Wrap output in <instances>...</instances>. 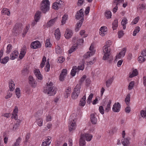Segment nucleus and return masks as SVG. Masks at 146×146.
<instances>
[{
  "mask_svg": "<svg viewBox=\"0 0 146 146\" xmlns=\"http://www.w3.org/2000/svg\"><path fill=\"white\" fill-rule=\"evenodd\" d=\"M111 41L106 42V45L103 48V53L104 54L103 59L104 60H108L109 63H111L113 60V57L110 56L111 50L110 48H108L111 45Z\"/></svg>",
  "mask_w": 146,
  "mask_h": 146,
  "instance_id": "1",
  "label": "nucleus"
},
{
  "mask_svg": "<svg viewBox=\"0 0 146 146\" xmlns=\"http://www.w3.org/2000/svg\"><path fill=\"white\" fill-rule=\"evenodd\" d=\"M50 2L48 0H43L40 4V9L42 13H46L50 9Z\"/></svg>",
  "mask_w": 146,
  "mask_h": 146,
  "instance_id": "2",
  "label": "nucleus"
},
{
  "mask_svg": "<svg viewBox=\"0 0 146 146\" xmlns=\"http://www.w3.org/2000/svg\"><path fill=\"white\" fill-rule=\"evenodd\" d=\"M81 85L80 84H77L74 89L72 93V97L74 99H76L80 93Z\"/></svg>",
  "mask_w": 146,
  "mask_h": 146,
  "instance_id": "3",
  "label": "nucleus"
},
{
  "mask_svg": "<svg viewBox=\"0 0 146 146\" xmlns=\"http://www.w3.org/2000/svg\"><path fill=\"white\" fill-rule=\"evenodd\" d=\"M94 46L93 44L92 43L89 48L90 52H88L84 55V57L85 59L89 58L90 56L94 54L95 50L94 49Z\"/></svg>",
  "mask_w": 146,
  "mask_h": 146,
  "instance_id": "4",
  "label": "nucleus"
},
{
  "mask_svg": "<svg viewBox=\"0 0 146 146\" xmlns=\"http://www.w3.org/2000/svg\"><path fill=\"white\" fill-rule=\"evenodd\" d=\"M57 89L54 86H48L47 87V89L44 90L45 93H47L49 96H53L56 93Z\"/></svg>",
  "mask_w": 146,
  "mask_h": 146,
  "instance_id": "5",
  "label": "nucleus"
},
{
  "mask_svg": "<svg viewBox=\"0 0 146 146\" xmlns=\"http://www.w3.org/2000/svg\"><path fill=\"white\" fill-rule=\"evenodd\" d=\"M73 115H75L74 113L72 114L70 116V119L69 121V130L70 131H71L73 129H74L75 118H72Z\"/></svg>",
  "mask_w": 146,
  "mask_h": 146,
  "instance_id": "6",
  "label": "nucleus"
},
{
  "mask_svg": "<svg viewBox=\"0 0 146 146\" xmlns=\"http://www.w3.org/2000/svg\"><path fill=\"white\" fill-rule=\"evenodd\" d=\"M73 32L72 31L68 28L66 29L65 33L64 34V36L65 38L67 39H69L72 36Z\"/></svg>",
  "mask_w": 146,
  "mask_h": 146,
  "instance_id": "7",
  "label": "nucleus"
},
{
  "mask_svg": "<svg viewBox=\"0 0 146 146\" xmlns=\"http://www.w3.org/2000/svg\"><path fill=\"white\" fill-rule=\"evenodd\" d=\"M41 46V44L40 42L38 41L33 42L31 44V48L33 49H36L38 48H40Z\"/></svg>",
  "mask_w": 146,
  "mask_h": 146,
  "instance_id": "8",
  "label": "nucleus"
},
{
  "mask_svg": "<svg viewBox=\"0 0 146 146\" xmlns=\"http://www.w3.org/2000/svg\"><path fill=\"white\" fill-rule=\"evenodd\" d=\"M84 12L82 9H81L79 11H77L76 15V19H84Z\"/></svg>",
  "mask_w": 146,
  "mask_h": 146,
  "instance_id": "9",
  "label": "nucleus"
},
{
  "mask_svg": "<svg viewBox=\"0 0 146 146\" xmlns=\"http://www.w3.org/2000/svg\"><path fill=\"white\" fill-rule=\"evenodd\" d=\"M120 108L121 106L119 103H115L113 106L112 108L113 111L114 112H118L120 111Z\"/></svg>",
  "mask_w": 146,
  "mask_h": 146,
  "instance_id": "10",
  "label": "nucleus"
},
{
  "mask_svg": "<svg viewBox=\"0 0 146 146\" xmlns=\"http://www.w3.org/2000/svg\"><path fill=\"white\" fill-rule=\"evenodd\" d=\"M27 51V48L24 45L21 49V51L19 55V58L20 59H22L25 56Z\"/></svg>",
  "mask_w": 146,
  "mask_h": 146,
  "instance_id": "11",
  "label": "nucleus"
},
{
  "mask_svg": "<svg viewBox=\"0 0 146 146\" xmlns=\"http://www.w3.org/2000/svg\"><path fill=\"white\" fill-rule=\"evenodd\" d=\"M67 74V70L66 69H64L62 70L61 74L59 76L60 80L63 81L64 78Z\"/></svg>",
  "mask_w": 146,
  "mask_h": 146,
  "instance_id": "12",
  "label": "nucleus"
},
{
  "mask_svg": "<svg viewBox=\"0 0 146 146\" xmlns=\"http://www.w3.org/2000/svg\"><path fill=\"white\" fill-rule=\"evenodd\" d=\"M126 51V49L125 48H123L119 54L116 56L115 60H116L117 58H120L121 57L124 56Z\"/></svg>",
  "mask_w": 146,
  "mask_h": 146,
  "instance_id": "13",
  "label": "nucleus"
},
{
  "mask_svg": "<svg viewBox=\"0 0 146 146\" xmlns=\"http://www.w3.org/2000/svg\"><path fill=\"white\" fill-rule=\"evenodd\" d=\"M29 84L33 87H35L37 84L36 82L32 76H30L29 77Z\"/></svg>",
  "mask_w": 146,
  "mask_h": 146,
  "instance_id": "14",
  "label": "nucleus"
},
{
  "mask_svg": "<svg viewBox=\"0 0 146 146\" xmlns=\"http://www.w3.org/2000/svg\"><path fill=\"white\" fill-rule=\"evenodd\" d=\"M34 74L36 78L39 80H42V76L40 74V71L38 69H36L35 70Z\"/></svg>",
  "mask_w": 146,
  "mask_h": 146,
  "instance_id": "15",
  "label": "nucleus"
},
{
  "mask_svg": "<svg viewBox=\"0 0 146 146\" xmlns=\"http://www.w3.org/2000/svg\"><path fill=\"white\" fill-rule=\"evenodd\" d=\"M57 17H56L53 19H52L49 21L47 23V27H50L54 24L56 21Z\"/></svg>",
  "mask_w": 146,
  "mask_h": 146,
  "instance_id": "16",
  "label": "nucleus"
},
{
  "mask_svg": "<svg viewBox=\"0 0 146 146\" xmlns=\"http://www.w3.org/2000/svg\"><path fill=\"white\" fill-rule=\"evenodd\" d=\"M9 87L10 91H13L14 90L15 88V84L14 82L12 80H9Z\"/></svg>",
  "mask_w": 146,
  "mask_h": 146,
  "instance_id": "17",
  "label": "nucleus"
},
{
  "mask_svg": "<svg viewBox=\"0 0 146 146\" xmlns=\"http://www.w3.org/2000/svg\"><path fill=\"white\" fill-rule=\"evenodd\" d=\"M29 67L28 66L24 67V68H23L21 71L22 74L24 76L27 75L29 73Z\"/></svg>",
  "mask_w": 146,
  "mask_h": 146,
  "instance_id": "18",
  "label": "nucleus"
},
{
  "mask_svg": "<svg viewBox=\"0 0 146 146\" xmlns=\"http://www.w3.org/2000/svg\"><path fill=\"white\" fill-rule=\"evenodd\" d=\"M84 20V19H82L77 23L76 25V28L75 29L76 32H77L79 30V28L82 25Z\"/></svg>",
  "mask_w": 146,
  "mask_h": 146,
  "instance_id": "19",
  "label": "nucleus"
},
{
  "mask_svg": "<svg viewBox=\"0 0 146 146\" xmlns=\"http://www.w3.org/2000/svg\"><path fill=\"white\" fill-rule=\"evenodd\" d=\"M86 144V142L84 138V135H81L79 141L80 146H84Z\"/></svg>",
  "mask_w": 146,
  "mask_h": 146,
  "instance_id": "20",
  "label": "nucleus"
},
{
  "mask_svg": "<svg viewBox=\"0 0 146 146\" xmlns=\"http://www.w3.org/2000/svg\"><path fill=\"white\" fill-rule=\"evenodd\" d=\"M54 35L56 40H59L61 36L60 33L59 28H57L55 30Z\"/></svg>",
  "mask_w": 146,
  "mask_h": 146,
  "instance_id": "21",
  "label": "nucleus"
},
{
  "mask_svg": "<svg viewBox=\"0 0 146 146\" xmlns=\"http://www.w3.org/2000/svg\"><path fill=\"white\" fill-rule=\"evenodd\" d=\"M81 135H84V138H86V140L87 141H90L92 138L93 136L91 134L89 133H85L84 134H82Z\"/></svg>",
  "mask_w": 146,
  "mask_h": 146,
  "instance_id": "22",
  "label": "nucleus"
},
{
  "mask_svg": "<svg viewBox=\"0 0 146 146\" xmlns=\"http://www.w3.org/2000/svg\"><path fill=\"white\" fill-rule=\"evenodd\" d=\"M95 115L94 113H92L90 115L91 121L92 124H95L97 122V119L95 116Z\"/></svg>",
  "mask_w": 146,
  "mask_h": 146,
  "instance_id": "23",
  "label": "nucleus"
},
{
  "mask_svg": "<svg viewBox=\"0 0 146 146\" xmlns=\"http://www.w3.org/2000/svg\"><path fill=\"white\" fill-rule=\"evenodd\" d=\"M86 95H85L82 97L79 103V105L80 106H85L86 102Z\"/></svg>",
  "mask_w": 146,
  "mask_h": 146,
  "instance_id": "24",
  "label": "nucleus"
},
{
  "mask_svg": "<svg viewBox=\"0 0 146 146\" xmlns=\"http://www.w3.org/2000/svg\"><path fill=\"white\" fill-rule=\"evenodd\" d=\"M78 46V44L77 43H75L70 48L68 52L69 54L71 53L73 51H74L76 50V48Z\"/></svg>",
  "mask_w": 146,
  "mask_h": 146,
  "instance_id": "25",
  "label": "nucleus"
},
{
  "mask_svg": "<svg viewBox=\"0 0 146 146\" xmlns=\"http://www.w3.org/2000/svg\"><path fill=\"white\" fill-rule=\"evenodd\" d=\"M105 27H102L100 29L99 33L102 36H104L106 34V31L105 29Z\"/></svg>",
  "mask_w": 146,
  "mask_h": 146,
  "instance_id": "26",
  "label": "nucleus"
},
{
  "mask_svg": "<svg viewBox=\"0 0 146 146\" xmlns=\"http://www.w3.org/2000/svg\"><path fill=\"white\" fill-rule=\"evenodd\" d=\"M78 71V69L77 67L76 66H73L72 70H71L70 74L72 76H74L76 73Z\"/></svg>",
  "mask_w": 146,
  "mask_h": 146,
  "instance_id": "27",
  "label": "nucleus"
},
{
  "mask_svg": "<svg viewBox=\"0 0 146 146\" xmlns=\"http://www.w3.org/2000/svg\"><path fill=\"white\" fill-rule=\"evenodd\" d=\"M1 13L4 15H10V11L9 9L4 8L1 11Z\"/></svg>",
  "mask_w": 146,
  "mask_h": 146,
  "instance_id": "28",
  "label": "nucleus"
},
{
  "mask_svg": "<svg viewBox=\"0 0 146 146\" xmlns=\"http://www.w3.org/2000/svg\"><path fill=\"white\" fill-rule=\"evenodd\" d=\"M23 28L22 27V24L21 23H17L16 24L15 27H14V29H15L16 31L21 30Z\"/></svg>",
  "mask_w": 146,
  "mask_h": 146,
  "instance_id": "29",
  "label": "nucleus"
},
{
  "mask_svg": "<svg viewBox=\"0 0 146 146\" xmlns=\"http://www.w3.org/2000/svg\"><path fill=\"white\" fill-rule=\"evenodd\" d=\"M71 89L70 88H68L66 90L65 93H64L65 97L67 98L71 93Z\"/></svg>",
  "mask_w": 146,
  "mask_h": 146,
  "instance_id": "30",
  "label": "nucleus"
},
{
  "mask_svg": "<svg viewBox=\"0 0 146 146\" xmlns=\"http://www.w3.org/2000/svg\"><path fill=\"white\" fill-rule=\"evenodd\" d=\"M41 12L40 11H37L35 15L34 18L38 20L40 19V17L41 16Z\"/></svg>",
  "mask_w": 146,
  "mask_h": 146,
  "instance_id": "31",
  "label": "nucleus"
},
{
  "mask_svg": "<svg viewBox=\"0 0 146 146\" xmlns=\"http://www.w3.org/2000/svg\"><path fill=\"white\" fill-rule=\"evenodd\" d=\"M113 80V79L111 78H110L106 82V86L108 88L111 84Z\"/></svg>",
  "mask_w": 146,
  "mask_h": 146,
  "instance_id": "32",
  "label": "nucleus"
},
{
  "mask_svg": "<svg viewBox=\"0 0 146 146\" xmlns=\"http://www.w3.org/2000/svg\"><path fill=\"white\" fill-rule=\"evenodd\" d=\"M21 120L19 119L18 120L17 122L13 125V130H15L19 127L20 124Z\"/></svg>",
  "mask_w": 146,
  "mask_h": 146,
  "instance_id": "33",
  "label": "nucleus"
},
{
  "mask_svg": "<svg viewBox=\"0 0 146 146\" xmlns=\"http://www.w3.org/2000/svg\"><path fill=\"white\" fill-rule=\"evenodd\" d=\"M118 26V21L117 20H115L112 23V28L113 30H115Z\"/></svg>",
  "mask_w": 146,
  "mask_h": 146,
  "instance_id": "34",
  "label": "nucleus"
},
{
  "mask_svg": "<svg viewBox=\"0 0 146 146\" xmlns=\"http://www.w3.org/2000/svg\"><path fill=\"white\" fill-rule=\"evenodd\" d=\"M122 143L124 146H127L129 143V139L128 138L124 139Z\"/></svg>",
  "mask_w": 146,
  "mask_h": 146,
  "instance_id": "35",
  "label": "nucleus"
},
{
  "mask_svg": "<svg viewBox=\"0 0 146 146\" xmlns=\"http://www.w3.org/2000/svg\"><path fill=\"white\" fill-rule=\"evenodd\" d=\"M21 141V138L20 137L16 139V142L14 143L12 146H20L19 144Z\"/></svg>",
  "mask_w": 146,
  "mask_h": 146,
  "instance_id": "36",
  "label": "nucleus"
},
{
  "mask_svg": "<svg viewBox=\"0 0 146 146\" xmlns=\"http://www.w3.org/2000/svg\"><path fill=\"white\" fill-rule=\"evenodd\" d=\"M138 74V72L137 69H135L133 71L132 74L129 75V77L130 78H131L134 76H137Z\"/></svg>",
  "mask_w": 146,
  "mask_h": 146,
  "instance_id": "37",
  "label": "nucleus"
},
{
  "mask_svg": "<svg viewBox=\"0 0 146 146\" xmlns=\"http://www.w3.org/2000/svg\"><path fill=\"white\" fill-rule=\"evenodd\" d=\"M46 61V58L45 56H44L42 59V62L40 65V67L41 68H42L44 67Z\"/></svg>",
  "mask_w": 146,
  "mask_h": 146,
  "instance_id": "38",
  "label": "nucleus"
},
{
  "mask_svg": "<svg viewBox=\"0 0 146 146\" xmlns=\"http://www.w3.org/2000/svg\"><path fill=\"white\" fill-rule=\"evenodd\" d=\"M130 99V95L129 94H128L127 96L125 99V101L127 105H128L129 103Z\"/></svg>",
  "mask_w": 146,
  "mask_h": 146,
  "instance_id": "39",
  "label": "nucleus"
},
{
  "mask_svg": "<svg viewBox=\"0 0 146 146\" xmlns=\"http://www.w3.org/2000/svg\"><path fill=\"white\" fill-rule=\"evenodd\" d=\"M56 52L57 54H60L62 52V49L58 46H56Z\"/></svg>",
  "mask_w": 146,
  "mask_h": 146,
  "instance_id": "40",
  "label": "nucleus"
},
{
  "mask_svg": "<svg viewBox=\"0 0 146 146\" xmlns=\"http://www.w3.org/2000/svg\"><path fill=\"white\" fill-rule=\"evenodd\" d=\"M111 102V101L110 100L109 102H108L107 106L105 109V111L106 112H108L110 110V104Z\"/></svg>",
  "mask_w": 146,
  "mask_h": 146,
  "instance_id": "41",
  "label": "nucleus"
},
{
  "mask_svg": "<svg viewBox=\"0 0 146 146\" xmlns=\"http://www.w3.org/2000/svg\"><path fill=\"white\" fill-rule=\"evenodd\" d=\"M140 27L137 26L136 27L133 32V35L135 36L136 35L137 33H138L140 31Z\"/></svg>",
  "mask_w": 146,
  "mask_h": 146,
  "instance_id": "42",
  "label": "nucleus"
},
{
  "mask_svg": "<svg viewBox=\"0 0 146 146\" xmlns=\"http://www.w3.org/2000/svg\"><path fill=\"white\" fill-rule=\"evenodd\" d=\"M16 94L18 98H19L21 96L20 89L19 88H16L15 90Z\"/></svg>",
  "mask_w": 146,
  "mask_h": 146,
  "instance_id": "43",
  "label": "nucleus"
},
{
  "mask_svg": "<svg viewBox=\"0 0 146 146\" xmlns=\"http://www.w3.org/2000/svg\"><path fill=\"white\" fill-rule=\"evenodd\" d=\"M12 48V45L11 44L8 45L7 47V50L6 52L7 53H9Z\"/></svg>",
  "mask_w": 146,
  "mask_h": 146,
  "instance_id": "44",
  "label": "nucleus"
},
{
  "mask_svg": "<svg viewBox=\"0 0 146 146\" xmlns=\"http://www.w3.org/2000/svg\"><path fill=\"white\" fill-rule=\"evenodd\" d=\"M105 16L107 19H110L111 18V13L110 11H106V12Z\"/></svg>",
  "mask_w": 146,
  "mask_h": 146,
  "instance_id": "45",
  "label": "nucleus"
},
{
  "mask_svg": "<svg viewBox=\"0 0 146 146\" xmlns=\"http://www.w3.org/2000/svg\"><path fill=\"white\" fill-rule=\"evenodd\" d=\"M9 58L8 56H6L4 57L1 60V63L5 64H6L8 61Z\"/></svg>",
  "mask_w": 146,
  "mask_h": 146,
  "instance_id": "46",
  "label": "nucleus"
},
{
  "mask_svg": "<svg viewBox=\"0 0 146 146\" xmlns=\"http://www.w3.org/2000/svg\"><path fill=\"white\" fill-rule=\"evenodd\" d=\"M93 94L91 93L90 94V95L89 96L87 100V102L89 104H90V103L91 102V101L92 100V98H93Z\"/></svg>",
  "mask_w": 146,
  "mask_h": 146,
  "instance_id": "47",
  "label": "nucleus"
},
{
  "mask_svg": "<svg viewBox=\"0 0 146 146\" xmlns=\"http://www.w3.org/2000/svg\"><path fill=\"white\" fill-rule=\"evenodd\" d=\"M84 62H82V64H81L80 66H78V69L79 70H83L84 68Z\"/></svg>",
  "mask_w": 146,
  "mask_h": 146,
  "instance_id": "48",
  "label": "nucleus"
},
{
  "mask_svg": "<svg viewBox=\"0 0 146 146\" xmlns=\"http://www.w3.org/2000/svg\"><path fill=\"white\" fill-rule=\"evenodd\" d=\"M140 114L141 116L146 119V109L145 108V110H141L140 112Z\"/></svg>",
  "mask_w": 146,
  "mask_h": 146,
  "instance_id": "49",
  "label": "nucleus"
},
{
  "mask_svg": "<svg viewBox=\"0 0 146 146\" xmlns=\"http://www.w3.org/2000/svg\"><path fill=\"white\" fill-rule=\"evenodd\" d=\"M51 139V138L50 137H49V138H48L46 140V141H44V143L45 145L47 146L48 145H50L51 143L50 140Z\"/></svg>",
  "mask_w": 146,
  "mask_h": 146,
  "instance_id": "50",
  "label": "nucleus"
},
{
  "mask_svg": "<svg viewBox=\"0 0 146 146\" xmlns=\"http://www.w3.org/2000/svg\"><path fill=\"white\" fill-rule=\"evenodd\" d=\"M50 69V64L48 62L47 63H46V66L45 68V71L46 72L49 71Z\"/></svg>",
  "mask_w": 146,
  "mask_h": 146,
  "instance_id": "51",
  "label": "nucleus"
},
{
  "mask_svg": "<svg viewBox=\"0 0 146 146\" xmlns=\"http://www.w3.org/2000/svg\"><path fill=\"white\" fill-rule=\"evenodd\" d=\"M67 17L66 15H64L62 17V19L61 21L62 25H63L66 23V21L67 19Z\"/></svg>",
  "mask_w": 146,
  "mask_h": 146,
  "instance_id": "52",
  "label": "nucleus"
},
{
  "mask_svg": "<svg viewBox=\"0 0 146 146\" xmlns=\"http://www.w3.org/2000/svg\"><path fill=\"white\" fill-rule=\"evenodd\" d=\"M57 1V4L58 9L63 6V3H64L63 1L61 0Z\"/></svg>",
  "mask_w": 146,
  "mask_h": 146,
  "instance_id": "53",
  "label": "nucleus"
},
{
  "mask_svg": "<svg viewBox=\"0 0 146 146\" xmlns=\"http://www.w3.org/2000/svg\"><path fill=\"white\" fill-rule=\"evenodd\" d=\"M52 44L50 42V41L49 39H47L46 40L45 43V46L46 47H51Z\"/></svg>",
  "mask_w": 146,
  "mask_h": 146,
  "instance_id": "54",
  "label": "nucleus"
},
{
  "mask_svg": "<svg viewBox=\"0 0 146 146\" xmlns=\"http://www.w3.org/2000/svg\"><path fill=\"white\" fill-rule=\"evenodd\" d=\"M145 58L143 57L142 56H140L138 58V61L139 63H142L145 60Z\"/></svg>",
  "mask_w": 146,
  "mask_h": 146,
  "instance_id": "55",
  "label": "nucleus"
},
{
  "mask_svg": "<svg viewBox=\"0 0 146 146\" xmlns=\"http://www.w3.org/2000/svg\"><path fill=\"white\" fill-rule=\"evenodd\" d=\"M12 95V93L11 92H10V90H9L7 92V95L5 97V98L6 99H7L9 98H10Z\"/></svg>",
  "mask_w": 146,
  "mask_h": 146,
  "instance_id": "56",
  "label": "nucleus"
},
{
  "mask_svg": "<svg viewBox=\"0 0 146 146\" xmlns=\"http://www.w3.org/2000/svg\"><path fill=\"white\" fill-rule=\"evenodd\" d=\"M90 60H89V62H87V65H91L95 61V59L94 58H93V60H91L89 58Z\"/></svg>",
  "mask_w": 146,
  "mask_h": 146,
  "instance_id": "57",
  "label": "nucleus"
},
{
  "mask_svg": "<svg viewBox=\"0 0 146 146\" xmlns=\"http://www.w3.org/2000/svg\"><path fill=\"white\" fill-rule=\"evenodd\" d=\"M139 19V16H137L136 17L135 19H134L132 22L131 23L133 24H136L138 22V21Z\"/></svg>",
  "mask_w": 146,
  "mask_h": 146,
  "instance_id": "58",
  "label": "nucleus"
},
{
  "mask_svg": "<svg viewBox=\"0 0 146 146\" xmlns=\"http://www.w3.org/2000/svg\"><path fill=\"white\" fill-rule=\"evenodd\" d=\"M134 86V82L133 81L131 82L129 84V85L128 87V89L129 90H131L132 89L133 87Z\"/></svg>",
  "mask_w": 146,
  "mask_h": 146,
  "instance_id": "59",
  "label": "nucleus"
},
{
  "mask_svg": "<svg viewBox=\"0 0 146 146\" xmlns=\"http://www.w3.org/2000/svg\"><path fill=\"white\" fill-rule=\"evenodd\" d=\"M124 1V0H114L113 2L114 3H115V5H117L120 3H122Z\"/></svg>",
  "mask_w": 146,
  "mask_h": 146,
  "instance_id": "60",
  "label": "nucleus"
},
{
  "mask_svg": "<svg viewBox=\"0 0 146 146\" xmlns=\"http://www.w3.org/2000/svg\"><path fill=\"white\" fill-rule=\"evenodd\" d=\"M52 7L53 9L55 10H58V9L57 1L54 2L53 3Z\"/></svg>",
  "mask_w": 146,
  "mask_h": 146,
  "instance_id": "61",
  "label": "nucleus"
},
{
  "mask_svg": "<svg viewBox=\"0 0 146 146\" xmlns=\"http://www.w3.org/2000/svg\"><path fill=\"white\" fill-rule=\"evenodd\" d=\"M37 123L38 126H41L42 125L43 120L41 119H39L37 120Z\"/></svg>",
  "mask_w": 146,
  "mask_h": 146,
  "instance_id": "62",
  "label": "nucleus"
},
{
  "mask_svg": "<svg viewBox=\"0 0 146 146\" xmlns=\"http://www.w3.org/2000/svg\"><path fill=\"white\" fill-rule=\"evenodd\" d=\"M86 78V75L83 76L80 79L79 82L80 83L79 84H80L81 85V84L84 82Z\"/></svg>",
  "mask_w": 146,
  "mask_h": 146,
  "instance_id": "63",
  "label": "nucleus"
},
{
  "mask_svg": "<svg viewBox=\"0 0 146 146\" xmlns=\"http://www.w3.org/2000/svg\"><path fill=\"white\" fill-rule=\"evenodd\" d=\"M118 38H120L123 36L124 34L123 31H120L118 32Z\"/></svg>",
  "mask_w": 146,
  "mask_h": 146,
  "instance_id": "64",
  "label": "nucleus"
}]
</instances>
